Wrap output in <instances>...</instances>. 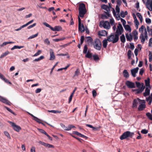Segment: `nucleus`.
Returning a JSON list of instances; mask_svg holds the SVG:
<instances>
[{
    "mask_svg": "<svg viewBox=\"0 0 152 152\" xmlns=\"http://www.w3.org/2000/svg\"><path fill=\"white\" fill-rule=\"evenodd\" d=\"M148 38V34L146 30H145L144 33L141 34L140 36V39L141 40L142 43L143 44L145 42V39H147Z\"/></svg>",
    "mask_w": 152,
    "mask_h": 152,
    "instance_id": "nucleus-7",
    "label": "nucleus"
},
{
    "mask_svg": "<svg viewBox=\"0 0 152 152\" xmlns=\"http://www.w3.org/2000/svg\"><path fill=\"white\" fill-rule=\"evenodd\" d=\"M61 127L65 130L69 131L72 128L75 127L74 126L72 125H69L68 126L66 127L65 126L62 124H61Z\"/></svg>",
    "mask_w": 152,
    "mask_h": 152,
    "instance_id": "nucleus-13",
    "label": "nucleus"
},
{
    "mask_svg": "<svg viewBox=\"0 0 152 152\" xmlns=\"http://www.w3.org/2000/svg\"><path fill=\"white\" fill-rule=\"evenodd\" d=\"M127 55L129 59H130L131 57V51L129 50L128 51Z\"/></svg>",
    "mask_w": 152,
    "mask_h": 152,
    "instance_id": "nucleus-43",
    "label": "nucleus"
},
{
    "mask_svg": "<svg viewBox=\"0 0 152 152\" xmlns=\"http://www.w3.org/2000/svg\"><path fill=\"white\" fill-rule=\"evenodd\" d=\"M146 115L148 118L152 121V115L150 113H146Z\"/></svg>",
    "mask_w": 152,
    "mask_h": 152,
    "instance_id": "nucleus-35",
    "label": "nucleus"
},
{
    "mask_svg": "<svg viewBox=\"0 0 152 152\" xmlns=\"http://www.w3.org/2000/svg\"><path fill=\"white\" fill-rule=\"evenodd\" d=\"M148 132V130L145 129H143L141 131V133L143 134H146Z\"/></svg>",
    "mask_w": 152,
    "mask_h": 152,
    "instance_id": "nucleus-46",
    "label": "nucleus"
},
{
    "mask_svg": "<svg viewBox=\"0 0 152 152\" xmlns=\"http://www.w3.org/2000/svg\"><path fill=\"white\" fill-rule=\"evenodd\" d=\"M119 38L118 36L112 34L108 37L107 39L110 42H112L113 43H115L117 42Z\"/></svg>",
    "mask_w": 152,
    "mask_h": 152,
    "instance_id": "nucleus-3",
    "label": "nucleus"
},
{
    "mask_svg": "<svg viewBox=\"0 0 152 152\" xmlns=\"http://www.w3.org/2000/svg\"><path fill=\"white\" fill-rule=\"evenodd\" d=\"M87 49L88 48L87 45H85L84 47V48L83 52L84 53H87Z\"/></svg>",
    "mask_w": 152,
    "mask_h": 152,
    "instance_id": "nucleus-41",
    "label": "nucleus"
},
{
    "mask_svg": "<svg viewBox=\"0 0 152 152\" xmlns=\"http://www.w3.org/2000/svg\"><path fill=\"white\" fill-rule=\"evenodd\" d=\"M41 50H39L33 56H36L39 55L41 53Z\"/></svg>",
    "mask_w": 152,
    "mask_h": 152,
    "instance_id": "nucleus-47",
    "label": "nucleus"
},
{
    "mask_svg": "<svg viewBox=\"0 0 152 152\" xmlns=\"http://www.w3.org/2000/svg\"><path fill=\"white\" fill-rule=\"evenodd\" d=\"M139 69L138 67H136V68L132 69L131 70V73L133 77H136V74L138 72Z\"/></svg>",
    "mask_w": 152,
    "mask_h": 152,
    "instance_id": "nucleus-17",
    "label": "nucleus"
},
{
    "mask_svg": "<svg viewBox=\"0 0 152 152\" xmlns=\"http://www.w3.org/2000/svg\"><path fill=\"white\" fill-rule=\"evenodd\" d=\"M124 27L126 31H128L130 33L131 32V28L129 25H126Z\"/></svg>",
    "mask_w": 152,
    "mask_h": 152,
    "instance_id": "nucleus-26",
    "label": "nucleus"
},
{
    "mask_svg": "<svg viewBox=\"0 0 152 152\" xmlns=\"http://www.w3.org/2000/svg\"><path fill=\"white\" fill-rule=\"evenodd\" d=\"M88 39V41L89 42H91L92 41V38L90 37H86Z\"/></svg>",
    "mask_w": 152,
    "mask_h": 152,
    "instance_id": "nucleus-58",
    "label": "nucleus"
},
{
    "mask_svg": "<svg viewBox=\"0 0 152 152\" xmlns=\"http://www.w3.org/2000/svg\"><path fill=\"white\" fill-rule=\"evenodd\" d=\"M100 127L99 126L98 127H93L92 128L93 130L94 131H99Z\"/></svg>",
    "mask_w": 152,
    "mask_h": 152,
    "instance_id": "nucleus-51",
    "label": "nucleus"
},
{
    "mask_svg": "<svg viewBox=\"0 0 152 152\" xmlns=\"http://www.w3.org/2000/svg\"><path fill=\"white\" fill-rule=\"evenodd\" d=\"M65 38H60V39H53V40L56 42H58L59 41H61L62 40H63L65 39Z\"/></svg>",
    "mask_w": 152,
    "mask_h": 152,
    "instance_id": "nucleus-45",
    "label": "nucleus"
},
{
    "mask_svg": "<svg viewBox=\"0 0 152 152\" xmlns=\"http://www.w3.org/2000/svg\"><path fill=\"white\" fill-rule=\"evenodd\" d=\"M41 91V89L40 88H37L35 91L36 93H40Z\"/></svg>",
    "mask_w": 152,
    "mask_h": 152,
    "instance_id": "nucleus-64",
    "label": "nucleus"
},
{
    "mask_svg": "<svg viewBox=\"0 0 152 152\" xmlns=\"http://www.w3.org/2000/svg\"><path fill=\"white\" fill-rule=\"evenodd\" d=\"M121 22L123 24V26H124L126 25L125 24L126 23V21L124 19L122 18L121 19Z\"/></svg>",
    "mask_w": 152,
    "mask_h": 152,
    "instance_id": "nucleus-48",
    "label": "nucleus"
},
{
    "mask_svg": "<svg viewBox=\"0 0 152 152\" xmlns=\"http://www.w3.org/2000/svg\"><path fill=\"white\" fill-rule=\"evenodd\" d=\"M134 23L135 24V26L136 29H138V26L139 24V22L137 20H134Z\"/></svg>",
    "mask_w": 152,
    "mask_h": 152,
    "instance_id": "nucleus-36",
    "label": "nucleus"
},
{
    "mask_svg": "<svg viewBox=\"0 0 152 152\" xmlns=\"http://www.w3.org/2000/svg\"><path fill=\"white\" fill-rule=\"evenodd\" d=\"M109 6L105 4L102 5L101 6V8L106 11L105 12V13L108 16H110V8L111 7L110 4H109Z\"/></svg>",
    "mask_w": 152,
    "mask_h": 152,
    "instance_id": "nucleus-6",
    "label": "nucleus"
},
{
    "mask_svg": "<svg viewBox=\"0 0 152 152\" xmlns=\"http://www.w3.org/2000/svg\"><path fill=\"white\" fill-rule=\"evenodd\" d=\"M79 16L78 18V30L81 32L84 31L85 29L83 23L81 22V19L79 16L83 18L86 12V9L85 5L83 3H80L79 5Z\"/></svg>",
    "mask_w": 152,
    "mask_h": 152,
    "instance_id": "nucleus-1",
    "label": "nucleus"
},
{
    "mask_svg": "<svg viewBox=\"0 0 152 152\" xmlns=\"http://www.w3.org/2000/svg\"><path fill=\"white\" fill-rule=\"evenodd\" d=\"M9 52L8 51L3 53L0 56V58H4V57L8 55L9 54Z\"/></svg>",
    "mask_w": 152,
    "mask_h": 152,
    "instance_id": "nucleus-29",
    "label": "nucleus"
},
{
    "mask_svg": "<svg viewBox=\"0 0 152 152\" xmlns=\"http://www.w3.org/2000/svg\"><path fill=\"white\" fill-rule=\"evenodd\" d=\"M24 47V46H18L17 45H15L12 48H11V50H12L15 49H20L21 48H23Z\"/></svg>",
    "mask_w": 152,
    "mask_h": 152,
    "instance_id": "nucleus-28",
    "label": "nucleus"
},
{
    "mask_svg": "<svg viewBox=\"0 0 152 152\" xmlns=\"http://www.w3.org/2000/svg\"><path fill=\"white\" fill-rule=\"evenodd\" d=\"M93 45L96 49L100 50L102 46L101 42L99 39H96Z\"/></svg>",
    "mask_w": 152,
    "mask_h": 152,
    "instance_id": "nucleus-4",
    "label": "nucleus"
},
{
    "mask_svg": "<svg viewBox=\"0 0 152 152\" xmlns=\"http://www.w3.org/2000/svg\"><path fill=\"white\" fill-rule=\"evenodd\" d=\"M50 60H53L55 59L56 57L55 55L54 54V53L53 50L52 49H50Z\"/></svg>",
    "mask_w": 152,
    "mask_h": 152,
    "instance_id": "nucleus-16",
    "label": "nucleus"
},
{
    "mask_svg": "<svg viewBox=\"0 0 152 152\" xmlns=\"http://www.w3.org/2000/svg\"><path fill=\"white\" fill-rule=\"evenodd\" d=\"M36 23H34L33 24L29 26H28L27 27V28L28 29H29L31 28L34 27V26H35L36 25Z\"/></svg>",
    "mask_w": 152,
    "mask_h": 152,
    "instance_id": "nucleus-50",
    "label": "nucleus"
},
{
    "mask_svg": "<svg viewBox=\"0 0 152 152\" xmlns=\"http://www.w3.org/2000/svg\"><path fill=\"white\" fill-rule=\"evenodd\" d=\"M134 134L133 132H131L129 131H127L124 132L121 136L120 139L121 140L125 139L128 137H132Z\"/></svg>",
    "mask_w": 152,
    "mask_h": 152,
    "instance_id": "nucleus-5",
    "label": "nucleus"
},
{
    "mask_svg": "<svg viewBox=\"0 0 152 152\" xmlns=\"http://www.w3.org/2000/svg\"><path fill=\"white\" fill-rule=\"evenodd\" d=\"M98 34L100 36H105L107 35V32L105 30L99 31L98 32Z\"/></svg>",
    "mask_w": 152,
    "mask_h": 152,
    "instance_id": "nucleus-23",
    "label": "nucleus"
},
{
    "mask_svg": "<svg viewBox=\"0 0 152 152\" xmlns=\"http://www.w3.org/2000/svg\"><path fill=\"white\" fill-rule=\"evenodd\" d=\"M145 30H145H146V29L145 27V26L143 25H142L140 28H139V32L141 33V34H142V33H144L143 31V30Z\"/></svg>",
    "mask_w": 152,
    "mask_h": 152,
    "instance_id": "nucleus-27",
    "label": "nucleus"
},
{
    "mask_svg": "<svg viewBox=\"0 0 152 152\" xmlns=\"http://www.w3.org/2000/svg\"><path fill=\"white\" fill-rule=\"evenodd\" d=\"M113 13L114 15V16L115 17L116 19L118 20H119L121 19L120 15L119 13H117V14H116L115 12V9L113 8Z\"/></svg>",
    "mask_w": 152,
    "mask_h": 152,
    "instance_id": "nucleus-19",
    "label": "nucleus"
},
{
    "mask_svg": "<svg viewBox=\"0 0 152 152\" xmlns=\"http://www.w3.org/2000/svg\"><path fill=\"white\" fill-rule=\"evenodd\" d=\"M8 44V43L7 42H3L1 45H0V46L1 47H4V46H5L7 45Z\"/></svg>",
    "mask_w": 152,
    "mask_h": 152,
    "instance_id": "nucleus-56",
    "label": "nucleus"
},
{
    "mask_svg": "<svg viewBox=\"0 0 152 152\" xmlns=\"http://www.w3.org/2000/svg\"><path fill=\"white\" fill-rule=\"evenodd\" d=\"M146 23L148 24H150L151 22V20L149 18H146L145 19Z\"/></svg>",
    "mask_w": 152,
    "mask_h": 152,
    "instance_id": "nucleus-53",
    "label": "nucleus"
},
{
    "mask_svg": "<svg viewBox=\"0 0 152 152\" xmlns=\"http://www.w3.org/2000/svg\"><path fill=\"white\" fill-rule=\"evenodd\" d=\"M35 148L34 147L32 146L31 147V152H35Z\"/></svg>",
    "mask_w": 152,
    "mask_h": 152,
    "instance_id": "nucleus-63",
    "label": "nucleus"
},
{
    "mask_svg": "<svg viewBox=\"0 0 152 152\" xmlns=\"http://www.w3.org/2000/svg\"><path fill=\"white\" fill-rule=\"evenodd\" d=\"M140 103V104L138 107V110L139 111H142L146 107L145 101L144 100H141V102Z\"/></svg>",
    "mask_w": 152,
    "mask_h": 152,
    "instance_id": "nucleus-11",
    "label": "nucleus"
},
{
    "mask_svg": "<svg viewBox=\"0 0 152 152\" xmlns=\"http://www.w3.org/2000/svg\"><path fill=\"white\" fill-rule=\"evenodd\" d=\"M132 33L134 35V36H137V35H138V32L137 31H136V30H135V31H133L132 32Z\"/></svg>",
    "mask_w": 152,
    "mask_h": 152,
    "instance_id": "nucleus-59",
    "label": "nucleus"
},
{
    "mask_svg": "<svg viewBox=\"0 0 152 152\" xmlns=\"http://www.w3.org/2000/svg\"><path fill=\"white\" fill-rule=\"evenodd\" d=\"M0 101L7 104L10 105V103L9 101L1 96H0Z\"/></svg>",
    "mask_w": 152,
    "mask_h": 152,
    "instance_id": "nucleus-20",
    "label": "nucleus"
},
{
    "mask_svg": "<svg viewBox=\"0 0 152 152\" xmlns=\"http://www.w3.org/2000/svg\"><path fill=\"white\" fill-rule=\"evenodd\" d=\"M79 71L78 70V69H77L75 72V73L74 75V76H78L79 74Z\"/></svg>",
    "mask_w": 152,
    "mask_h": 152,
    "instance_id": "nucleus-61",
    "label": "nucleus"
},
{
    "mask_svg": "<svg viewBox=\"0 0 152 152\" xmlns=\"http://www.w3.org/2000/svg\"><path fill=\"white\" fill-rule=\"evenodd\" d=\"M107 39H104L103 41V47L105 48H106L107 46Z\"/></svg>",
    "mask_w": 152,
    "mask_h": 152,
    "instance_id": "nucleus-30",
    "label": "nucleus"
},
{
    "mask_svg": "<svg viewBox=\"0 0 152 152\" xmlns=\"http://www.w3.org/2000/svg\"><path fill=\"white\" fill-rule=\"evenodd\" d=\"M147 7L150 11H152V0H151L147 4Z\"/></svg>",
    "mask_w": 152,
    "mask_h": 152,
    "instance_id": "nucleus-24",
    "label": "nucleus"
},
{
    "mask_svg": "<svg viewBox=\"0 0 152 152\" xmlns=\"http://www.w3.org/2000/svg\"><path fill=\"white\" fill-rule=\"evenodd\" d=\"M110 23L111 25H114V20L113 18H111L110 19Z\"/></svg>",
    "mask_w": 152,
    "mask_h": 152,
    "instance_id": "nucleus-52",
    "label": "nucleus"
},
{
    "mask_svg": "<svg viewBox=\"0 0 152 152\" xmlns=\"http://www.w3.org/2000/svg\"><path fill=\"white\" fill-rule=\"evenodd\" d=\"M92 55L91 53H90L89 52H88L87 53L86 55V57L87 58H91L92 57Z\"/></svg>",
    "mask_w": 152,
    "mask_h": 152,
    "instance_id": "nucleus-37",
    "label": "nucleus"
},
{
    "mask_svg": "<svg viewBox=\"0 0 152 152\" xmlns=\"http://www.w3.org/2000/svg\"><path fill=\"white\" fill-rule=\"evenodd\" d=\"M124 77L126 78H128L129 77V74L126 70H124L123 72Z\"/></svg>",
    "mask_w": 152,
    "mask_h": 152,
    "instance_id": "nucleus-25",
    "label": "nucleus"
},
{
    "mask_svg": "<svg viewBox=\"0 0 152 152\" xmlns=\"http://www.w3.org/2000/svg\"><path fill=\"white\" fill-rule=\"evenodd\" d=\"M4 134L8 138L10 139L11 137L8 132H7L5 131L4 132Z\"/></svg>",
    "mask_w": 152,
    "mask_h": 152,
    "instance_id": "nucleus-44",
    "label": "nucleus"
},
{
    "mask_svg": "<svg viewBox=\"0 0 152 152\" xmlns=\"http://www.w3.org/2000/svg\"><path fill=\"white\" fill-rule=\"evenodd\" d=\"M136 15L138 17L140 20V22L142 23V18L141 15L140 13H137L136 14Z\"/></svg>",
    "mask_w": 152,
    "mask_h": 152,
    "instance_id": "nucleus-34",
    "label": "nucleus"
},
{
    "mask_svg": "<svg viewBox=\"0 0 152 152\" xmlns=\"http://www.w3.org/2000/svg\"><path fill=\"white\" fill-rule=\"evenodd\" d=\"M94 59L95 60H96L99 59V57L97 55H94L93 56Z\"/></svg>",
    "mask_w": 152,
    "mask_h": 152,
    "instance_id": "nucleus-57",
    "label": "nucleus"
},
{
    "mask_svg": "<svg viewBox=\"0 0 152 152\" xmlns=\"http://www.w3.org/2000/svg\"><path fill=\"white\" fill-rule=\"evenodd\" d=\"M8 122L10 124L13 129L16 131L18 132L21 129V128L19 126L16 124L10 121H8Z\"/></svg>",
    "mask_w": 152,
    "mask_h": 152,
    "instance_id": "nucleus-9",
    "label": "nucleus"
},
{
    "mask_svg": "<svg viewBox=\"0 0 152 152\" xmlns=\"http://www.w3.org/2000/svg\"><path fill=\"white\" fill-rule=\"evenodd\" d=\"M28 113L33 118V119L34 120L39 123H41L44 125L43 123H42V121L41 120L38 118L37 117L33 115L30 113Z\"/></svg>",
    "mask_w": 152,
    "mask_h": 152,
    "instance_id": "nucleus-18",
    "label": "nucleus"
},
{
    "mask_svg": "<svg viewBox=\"0 0 152 152\" xmlns=\"http://www.w3.org/2000/svg\"><path fill=\"white\" fill-rule=\"evenodd\" d=\"M48 27L53 31H59L62 30V27L60 26H56L54 28H53L48 24Z\"/></svg>",
    "mask_w": 152,
    "mask_h": 152,
    "instance_id": "nucleus-12",
    "label": "nucleus"
},
{
    "mask_svg": "<svg viewBox=\"0 0 152 152\" xmlns=\"http://www.w3.org/2000/svg\"><path fill=\"white\" fill-rule=\"evenodd\" d=\"M3 80L4 81V82H5L6 83L11 84V83L7 79H6V78H4Z\"/></svg>",
    "mask_w": 152,
    "mask_h": 152,
    "instance_id": "nucleus-54",
    "label": "nucleus"
},
{
    "mask_svg": "<svg viewBox=\"0 0 152 152\" xmlns=\"http://www.w3.org/2000/svg\"><path fill=\"white\" fill-rule=\"evenodd\" d=\"M37 130L41 133L43 134H45L46 135H47V134L46 132L43 129H41L39 128H38Z\"/></svg>",
    "mask_w": 152,
    "mask_h": 152,
    "instance_id": "nucleus-39",
    "label": "nucleus"
},
{
    "mask_svg": "<svg viewBox=\"0 0 152 152\" xmlns=\"http://www.w3.org/2000/svg\"><path fill=\"white\" fill-rule=\"evenodd\" d=\"M84 39V37L83 36H82L80 38V45H82L83 43Z\"/></svg>",
    "mask_w": 152,
    "mask_h": 152,
    "instance_id": "nucleus-55",
    "label": "nucleus"
},
{
    "mask_svg": "<svg viewBox=\"0 0 152 152\" xmlns=\"http://www.w3.org/2000/svg\"><path fill=\"white\" fill-rule=\"evenodd\" d=\"M119 6L118 5H117L116 6L115 10H116V12L117 13H119L120 12V9Z\"/></svg>",
    "mask_w": 152,
    "mask_h": 152,
    "instance_id": "nucleus-40",
    "label": "nucleus"
},
{
    "mask_svg": "<svg viewBox=\"0 0 152 152\" xmlns=\"http://www.w3.org/2000/svg\"><path fill=\"white\" fill-rule=\"evenodd\" d=\"M136 84L137 86L139 88L137 90H134L133 91H136L137 94L142 93L143 91L145 88L144 84L142 83L141 84L140 83L138 82H136Z\"/></svg>",
    "mask_w": 152,
    "mask_h": 152,
    "instance_id": "nucleus-2",
    "label": "nucleus"
},
{
    "mask_svg": "<svg viewBox=\"0 0 152 152\" xmlns=\"http://www.w3.org/2000/svg\"><path fill=\"white\" fill-rule=\"evenodd\" d=\"M141 102V100L139 98L134 99L133 102V107L134 108H137L138 104L140 102Z\"/></svg>",
    "mask_w": 152,
    "mask_h": 152,
    "instance_id": "nucleus-14",
    "label": "nucleus"
},
{
    "mask_svg": "<svg viewBox=\"0 0 152 152\" xmlns=\"http://www.w3.org/2000/svg\"><path fill=\"white\" fill-rule=\"evenodd\" d=\"M44 58V56H41L39 57L36 58L33 61V62L34 61H38L40 60L43 59Z\"/></svg>",
    "mask_w": 152,
    "mask_h": 152,
    "instance_id": "nucleus-32",
    "label": "nucleus"
},
{
    "mask_svg": "<svg viewBox=\"0 0 152 152\" xmlns=\"http://www.w3.org/2000/svg\"><path fill=\"white\" fill-rule=\"evenodd\" d=\"M38 142L39 143H40L42 145H44V146H48V144H46L44 142H42L41 141H39Z\"/></svg>",
    "mask_w": 152,
    "mask_h": 152,
    "instance_id": "nucleus-62",
    "label": "nucleus"
},
{
    "mask_svg": "<svg viewBox=\"0 0 152 152\" xmlns=\"http://www.w3.org/2000/svg\"><path fill=\"white\" fill-rule=\"evenodd\" d=\"M38 35V33H37L33 35H31V36H30L28 38V39H33V38H34L35 37H36Z\"/></svg>",
    "mask_w": 152,
    "mask_h": 152,
    "instance_id": "nucleus-38",
    "label": "nucleus"
},
{
    "mask_svg": "<svg viewBox=\"0 0 152 152\" xmlns=\"http://www.w3.org/2000/svg\"><path fill=\"white\" fill-rule=\"evenodd\" d=\"M150 87H146L145 88V92L143 93V95L145 96H148L150 94Z\"/></svg>",
    "mask_w": 152,
    "mask_h": 152,
    "instance_id": "nucleus-21",
    "label": "nucleus"
},
{
    "mask_svg": "<svg viewBox=\"0 0 152 152\" xmlns=\"http://www.w3.org/2000/svg\"><path fill=\"white\" fill-rule=\"evenodd\" d=\"M148 56L149 57V61L151 62L152 61V54L150 51L149 52Z\"/></svg>",
    "mask_w": 152,
    "mask_h": 152,
    "instance_id": "nucleus-42",
    "label": "nucleus"
},
{
    "mask_svg": "<svg viewBox=\"0 0 152 152\" xmlns=\"http://www.w3.org/2000/svg\"><path fill=\"white\" fill-rule=\"evenodd\" d=\"M145 85L147 87H150V79L148 78L147 80H145Z\"/></svg>",
    "mask_w": 152,
    "mask_h": 152,
    "instance_id": "nucleus-31",
    "label": "nucleus"
},
{
    "mask_svg": "<svg viewBox=\"0 0 152 152\" xmlns=\"http://www.w3.org/2000/svg\"><path fill=\"white\" fill-rule=\"evenodd\" d=\"M121 40L123 43H124L126 41L125 38L124 34H122L120 37Z\"/></svg>",
    "mask_w": 152,
    "mask_h": 152,
    "instance_id": "nucleus-33",
    "label": "nucleus"
},
{
    "mask_svg": "<svg viewBox=\"0 0 152 152\" xmlns=\"http://www.w3.org/2000/svg\"><path fill=\"white\" fill-rule=\"evenodd\" d=\"M92 94L93 97H95L96 95V91L94 90H93L92 91Z\"/></svg>",
    "mask_w": 152,
    "mask_h": 152,
    "instance_id": "nucleus-60",
    "label": "nucleus"
},
{
    "mask_svg": "<svg viewBox=\"0 0 152 152\" xmlns=\"http://www.w3.org/2000/svg\"><path fill=\"white\" fill-rule=\"evenodd\" d=\"M126 84L128 87L130 88H133L135 87L134 83L129 81L126 82Z\"/></svg>",
    "mask_w": 152,
    "mask_h": 152,
    "instance_id": "nucleus-15",
    "label": "nucleus"
},
{
    "mask_svg": "<svg viewBox=\"0 0 152 152\" xmlns=\"http://www.w3.org/2000/svg\"><path fill=\"white\" fill-rule=\"evenodd\" d=\"M100 24L105 29H108L110 28V26L109 22L107 21H102L100 22Z\"/></svg>",
    "mask_w": 152,
    "mask_h": 152,
    "instance_id": "nucleus-10",
    "label": "nucleus"
},
{
    "mask_svg": "<svg viewBox=\"0 0 152 152\" xmlns=\"http://www.w3.org/2000/svg\"><path fill=\"white\" fill-rule=\"evenodd\" d=\"M120 15L123 18H124L126 16V15L124 13V12L123 11H121L120 13Z\"/></svg>",
    "mask_w": 152,
    "mask_h": 152,
    "instance_id": "nucleus-49",
    "label": "nucleus"
},
{
    "mask_svg": "<svg viewBox=\"0 0 152 152\" xmlns=\"http://www.w3.org/2000/svg\"><path fill=\"white\" fill-rule=\"evenodd\" d=\"M126 37L127 41H131L133 39L132 36L130 33H126Z\"/></svg>",
    "mask_w": 152,
    "mask_h": 152,
    "instance_id": "nucleus-22",
    "label": "nucleus"
},
{
    "mask_svg": "<svg viewBox=\"0 0 152 152\" xmlns=\"http://www.w3.org/2000/svg\"><path fill=\"white\" fill-rule=\"evenodd\" d=\"M123 28L121 24L120 23H119L118 26L116 29L115 35L118 36L119 37V36L121 35L123 32Z\"/></svg>",
    "mask_w": 152,
    "mask_h": 152,
    "instance_id": "nucleus-8",
    "label": "nucleus"
}]
</instances>
